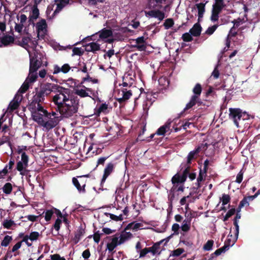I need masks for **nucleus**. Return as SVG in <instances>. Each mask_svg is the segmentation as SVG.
Segmentation results:
<instances>
[{"mask_svg":"<svg viewBox=\"0 0 260 260\" xmlns=\"http://www.w3.org/2000/svg\"><path fill=\"white\" fill-rule=\"evenodd\" d=\"M201 150V146H198L194 150L191 151L188 154L187 157V164H191V161L197 158Z\"/></svg>","mask_w":260,"mask_h":260,"instance_id":"9b49d317","label":"nucleus"},{"mask_svg":"<svg viewBox=\"0 0 260 260\" xmlns=\"http://www.w3.org/2000/svg\"><path fill=\"white\" fill-rule=\"evenodd\" d=\"M229 111V119L233 121L237 127L244 126L245 121L249 119V115L245 112H243L240 108H230Z\"/></svg>","mask_w":260,"mask_h":260,"instance_id":"f03ea898","label":"nucleus"},{"mask_svg":"<svg viewBox=\"0 0 260 260\" xmlns=\"http://www.w3.org/2000/svg\"><path fill=\"white\" fill-rule=\"evenodd\" d=\"M218 26V25L217 24H215L212 26L209 27L205 32L206 34L208 35H212Z\"/></svg>","mask_w":260,"mask_h":260,"instance_id":"864d4df0","label":"nucleus"},{"mask_svg":"<svg viewBox=\"0 0 260 260\" xmlns=\"http://www.w3.org/2000/svg\"><path fill=\"white\" fill-rule=\"evenodd\" d=\"M39 16V10L37 6L32 7V12L30 15L29 21L30 23L31 21L33 22L34 20L37 19Z\"/></svg>","mask_w":260,"mask_h":260,"instance_id":"bb28decb","label":"nucleus"},{"mask_svg":"<svg viewBox=\"0 0 260 260\" xmlns=\"http://www.w3.org/2000/svg\"><path fill=\"white\" fill-rule=\"evenodd\" d=\"M195 6L198 11V21H200L205 11V4L201 3L196 4Z\"/></svg>","mask_w":260,"mask_h":260,"instance_id":"a878e982","label":"nucleus"},{"mask_svg":"<svg viewBox=\"0 0 260 260\" xmlns=\"http://www.w3.org/2000/svg\"><path fill=\"white\" fill-rule=\"evenodd\" d=\"M215 3L212 6L213 10L221 12L222 9L225 7L224 0H215Z\"/></svg>","mask_w":260,"mask_h":260,"instance_id":"393cba45","label":"nucleus"},{"mask_svg":"<svg viewBox=\"0 0 260 260\" xmlns=\"http://www.w3.org/2000/svg\"><path fill=\"white\" fill-rule=\"evenodd\" d=\"M214 241L212 240H208L204 245L203 249L206 251L211 250L212 248Z\"/></svg>","mask_w":260,"mask_h":260,"instance_id":"37998d69","label":"nucleus"},{"mask_svg":"<svg viewBox=\"0 0 260 260\" xmlns=\"http://www.w3.org/2000/svg\"><path fill=\"white\" fill-rule=\"evenodd\" d=\"M25 167H28V156L25 152H23L21 154V160Z\"/></svg>","mask_w":260,"mask_h":260,"instance_id":"603ef678","label":"nucleus"},{"mask_svg":"<svg viewBox=\"0 0 260 260\" xmlns=\"http://www.w3.org/2000/svg\"><path fill=\"white\" fill-rule=\"evenodd\" d=\"M134 47L136 48L139 51H145L146 49V44H135L134 45Z\"/></svg>","mask_w":260,"mask_h":260,"instance_id":"0e129e2a","label":"nucleus"},{"mask_svg":"<svg viewBox=\"0 0 260 260\" xmlns=\"http://www.w3.org/2000/svg\"><path fill=\"white\" fill-rule=\"evenodd\" d=\"M202 91V87L200 83H197L192 89L194 94L191 97L189 102L186 104L184 110H188L196 105V104L199 106L203 104L200 96Z\"/></svg>","mask_w":260,"mask_h":260,"instance_id":"7ed1b4c3","label":"nucleus"},{"mask_svg":"<svg viewBox=\"0 0 260 260\" xmlns=\"http://www.w3.org/2000/svg\"><path fill=\"white\" fill-rule=\"evenodd\" d=\"M71 67L69 64H64L61 68L57 65H54L53 68V74H57L61 72L64 74L67 73L70 70Z\"/></svg>","mask_w":260,"mask_h":260,"instance_id":"dca6fc26","label":"nucleus"},{"mask_svg":"<svg viewBox=\"0 0 260 260\" xmlns=\"http://www.w3.org/2000/svg\"><path fill=\"white\" fill-rule=\"evenodd\" d=\"M108 109V105L104 103L100 105L98 109L96 110L95 114L97 115H100V113H106Z\"/></svg>","mask_w":260,"mask_h":260,"instance_id":"f704fd0d","label":"nucleus"},{"mask_svg":"<svg viewBox=\"0 0 260 260\" xmlns=\"http://www.w3.org/2000/svg\"><path fill=\"white\" fill-rule=\"evenodd\" d=\"M72 182L74 184V185L76 187L78 191L79 192L82 193H85L86 190L85 188V187L86 186L85 183L81 181L82 185L79 183L78 179L75 178L73 177L72 179Z\"/></svg>","mask_w":260,"mask_h":260,"instance_id":"412c9836","label":"nucleus"},{"mask_svg":"<svg viewBox=\"0 0 260 260\" xmlns=\"http://www.w3.org/2000/svg\"><path fill=\"white\" fill-rule=\"evenodd\" d=\"M14 42V38L11 36L6 35L1 38L0 47L7 46Z\"/></svg>","mask_w":260,"mask_h":260,"instance_id":"f3484780","label":"nucleus"},{"mask_svg":"<svg viewBox=\"0 0 260 260\" xmlns=\"http://www.w3.org/2000/svg\"><path fill=\"white\" fill-rule=\"evenodd\" d=\"M191 168V164H187V163L185 165V168L183 170L182 174L185 176L186 177H187L188 175L189 174L190 170Z\"/></svg>","mask_w":260,"mask_h":260,"instance_id":"e2e57ef3","label":"nucleus"},{"mask_svg":"<svg viewBox=\"0 0 260 260\" xmlns=\"http://www.w3.org/2000/svg\"><path fill=\"white\" fill-rule=\"evenodd\" d=\"M237 28V27L233 25L229 31L228 37H230L231 38L236 37L238 34V32L236 30Z\"/></svg>","mask_w":260,"mask_h":260,"instance_id":"4d7b16f0","label":"nucleus"},{"mask_svg":"<svg viewBox=\"0 0 260 260\" xmlns=\"http://www.w3.org/2000/svg\"><path fill=\"white\" fill-rule=\"evenodd\" d=\"M161 9H150L149 11H145L146 16L157 18L159 21H162L165 17L164 12L160 11Z\"/></svg>","mask_w":260,"mask_h":260,"instance_id":"6e6552de","label":"nucleus"},{"mask_svg":"<svg viewBox=\"0 0 260 260\" xmlns=\"http://www.w3.org/2000/svg\"><path fill=\"white\" fill-rule=\"evenodd\" d=\"M43 58V54L36 52L35 56L30 58L29 70L31 72H37L42 64Z\"/></svg>","mask_w":260,"mask_h":260,"instance_id":"20e7f679","label":"nucleus"},{"mask_svg":"<svg viewBox=\"0 0 260 260\" xmlns=\"http://www.w3.org/2000/svg\"><path fill=\"white\" fill-rule=\"evenodd\" d=\"M40 236V234L38 232H32L30 233L29 238V240L31 241H36L38 239Z\"/></svg>","mask_w":260,"mask_h":260,"instance_id":"8fccbe9b","label":"nucleus"},{"mask_svg":"<svg viewBox=\"0 0 260 260\" xmlns=\"http://www.w3.org/2000/svg\"><path fill=\"white\" fill-rule=\"evenodd\" d=\"M220 200L222 201V205H225L231 201V197L229 194L223 193Z\"/></svg>","mask_w":260,"mask_h":260,"instance_id":"c03bdc74","label":"nucleus"},{"mask_svg":"<svg viewBox=\"0 0 260 260\" xmlns=\"http://www.w3.org/2000/svg\"><path fill=\"white\" fill-rule=\"evenodd\" d=\"M167 0H147L146 8L149 9H161L162 4H165Z\"/></svg>","mask_w":260,"mask_h":260,"instance_id":"9d476101","label":"nucleus"},{"mask_svg":"<svg viewBox=\"0 0 260 260\" xmlns=\"http://www.w3.org/2000/svg\"><path fill=\"white\" fill-rule=\"evenodd\" d=\"M169 238L170 237H168L166 239H162L159 242L154 243L151 247H148L150 252H151L153 254V255L156 254L158 252V250L160 249V244H162L164 241H165L164 245H166L167 243L169 241Z\"/></svg>","mask_w":260,"mask_h":260,"instance_id":"f8f14e48","label":"nucleus"},{"mask_svg":"<svg viewBox=\"0 0 260 260\" xmlns=\"http://www.w3.org/2000/svg\"><path fill=\"white\" fill-rule=\"evenodd\" d=\"M42 103H40L39 104H38L35 111H38L39 112L43 113L44 116H45L46 114H48V111L44 109L43 107L41 105Z\"/></svg>","mask_w":260,"mask_h":260,"instance_id":"6e6d98bb","label":"nucleus"},{"mask_svg":"<svg viewBox=\"0 0 260 260\" xmlns=\"http://www.w3.org/2000/svg\"><path fill=\"white\" fill-rule=\"evenodd\" d=\"M85 234V229L82 226H80L75 232V236L73 238L74 243L77 244L81 239V238Z\"/></svg>","mask_w":260,"mask_h":260,"instance_id":"4be33fe9","label":"nucleus"},{"mask_svg":"<svg viewBox=\"0 0 260 260\" xmlns=\"http://www.w3.org/2000/svg\"><path fill=\"white\" fill-rule=\"evenodd\" d=\"M86 88H84V89H79V88H75L74 89L75 93L79 95L81 98H85L87 96H90V95L88 94V93L87 92Z\"/></svg>","mask_w":260,"mask_h":260,"instance_id":"c85d7f7f","label":"nucleus"},{"mask_svg":"<svg viewBox=\"0 0 260 260\" xmlns=\"http://www.w3.org/2000/svg\"><path fill=\"white\" fill-rule=\"evenodd\" d=\"M186 179L187 177H186L183 174L177 173L173 176L171 179V182L172 184H174L177 183L180 184H184V182L186 180Z\"/></svg>","mask_w":260,"mask_h":260,"instance_id":"4468645a","label":"nucleus"},{"mask_svg":"<svg viewBox=\"0 0 260 260\" xmlns=\"http://www.w3.org/2000/svg\"><path fill=\"white\" fill-rule=\"evenodd\" d=\"M31 40L30 38L28 37H23L21 41V46L25 48L28 46V43Z\"/></svg>","mask_w":260,"mask_h":260,"instance_id":"bf43d9fd","label":"nucleus"},{"mask_svg":"<svg viewBox=\"0 0 260 260\" xmlns=\"http://www.w3.org/2000/svg\"><path fill=\"white\" fill-rule=\"evenodd\" d=\"M174 24V20L172 18L167 19L164 23V26L166 29H168L173 26Z\"/></svg>","mask_w":260,"mask_h":260,"instance_id":"79ce46f5","label":"nucleus"},{"mask_svg":"<svg viewBox=\"0 0 260 260\" xmlns=\"http://www.w3.org/2000/svg\"><path fill=\"white\" fill-rule=\"evenodd\" d=\"M184 251V249L181 248H177L175 250H174L172 251V256H180L183 252Z\"/></svg>","mask_w":260,"mask_h":260,"instance_id":"13d9d810","label":"nucleus"},{"mask_svg":"<svg viewBox=\"0 0 260 260\" xmlns=\"http://www.w3.org/2000/svg\"><path fill=\"white\" fill-rule=\"evenodd\" d=\"M45 219L46 221H49L51 220V217L54 214V211L53 209L50 210H47L45 213Z\"/></svg>","mask_w":260,"mask_h":260,"instance_id":"a18cd8bd","label":"nucleus"},{"mask_svg":"<svg viewBox=\"0 0 260 260\" xmlns=\"http://www.w3.org/2000/svg\"><path fill=\"white\" fill-rule=\"evenodd\" d=\"M27 167L24 166V164L22 161H19L17 163L16 169L17 170V171L20 172L21 175H24V174L22 172L23 170H24L25 171H28V170H26L25 169Z\"/></svg>","mask_w":260,"mask_h":260,"instance_id":"4c0bfd02","label":"nucleus"},{"mask_svg":"<svg viewBox=\"0 0 260 260\" xmlns=\"http://www.w3.org/2000/svg\"><path fill=\"white\" fill-rule=\"evenodd\" d=\"M115 165L112 162L108 163L104 170V173L101 181V187H103L107 178L114 171Z\"/></svg>","mask_w":260,"mask_h":260,"instance_id":"423d86ee","label":"nucleus"},{"mask_svg":"<svg viewBox=\"0 0 260 260\" xmlns=\"http://www.w3.org/2000/svg\"><path fill=\"white\" fill-rule=\"evenodd\" d=\"M15 224L14 221L11 219L5 220L3 222V225L4 227L7 229H10L11 227Z\"/></svg>","mask_w":260,"mask_h":260,"instance_id":"49530a36","label":"nucleus"},{"mask_svg":"<svg viewBox=\"0 0 260 260\" xmlns=\"http://www.w3.org/2000/svg\"><path fill=\"white\" fill-rule=\"evenodd\" d=\"M243 172L242 170H241L239 173L237 174V176L236 177V182L238 183H240L242 180L243 177Z\"/></svg>","mask_w":260,"mask_h":260,"instance_id":"69168bd1","label":"nucleus"},{"mask_svg":"<svg viewBox=\"0 0 260 260\" xmlns=\"http://www.w3.org/2000/svg\"><path fill=\"white\" fill-rule=\"evenodd\" d=\"M56 2L59 1V3L57 4L56 8L54 11L52 17L53 18L56 14H57L59 12L68 4H69L70 0H56Z\"/></svg>","mask_w":260,"mask_h":260,"instance_id":"a211bd4d","label":"nucleus"},{"mask_svg":"<svg viewBox=\"0 0 260 260\" xmlns=\"http://www.w3.org/2000/svg\"><path fill=\"white\" fill-rule=\"evenodd\" d=\"M234 225L235 226V230L234 233L235 237L233 240V244H234L236 242L239 233V226L238 222L236 221H234Z\"/></svg>","mask_w":260,"mask_h":260,"instance_id":"c9c22d12","label":"nucleus"},{"mask_svg":"<svg viewBox=\"0 0 260 260\" xmlns=\"http://www.w3.org/2000/svg\"><path fill=\"white\" fill-rule=\"evenodd\" d=\"M31 116L33 120L37 122V123L40 126L42 125V124L44 121L43 117L44 116L43 113L39 112L38 111H34L31 113Z\"/></svg>","mask_w":260,"mask_h":260,"instance_id":"aec40b11","label":"nucleus"},{"mask_svg":"<svg viewBox=\"0 0 260 260\" xmlns=\"http://www.w3.org/2000/svg\"><path fill=\"white\" fill-rule=\"evenodd\" d=\"M22 95L20 94H17L15 95L14 99L9 104V108L10 110L13 111L18 108L19 104L22 100Z\"/></svg>","mask_w":260,"mask_h":260,"instance_id":"ddd939ff","label":"nucleus"},{"mask_svg":"<svg viewBox=\"0 0 260 260\" xmlns=\"http://www.w3.org/2000/svg\"><path fill=\"white\" fill-rule=\"evenodd\" d=\"M248 198L244 197L242 200L240 202L239 204V208H242L245 205H249V203L248 202Z\"/></svg>","mask_w":260,"mask_h":260,"instance_id":"774afa93","label":"nucleus"},{"mask_svg":"<svg viewBox=\"0 0 260 260\" xmlns=\"http://www.w3.org/2000/svg\"><path fill=\"white\" fill-rule=\"evenodd\" d=\"M47 27V23L45 19H41L39 22L37 23L36 28L37 31L40 32V31H43L44 29Z\"/></svg>","mask_w":260,"mask_h":260,"instance_id":"473e14b6","label":"nucleus"},{"mask_svg":"<svg viewBox=\"0 0 260 260\" xmlns=\"http://www.w3.org/2000/svg\"><path fill=\"white\" fill-rule=\"evenodd\" d=\"M36 95H34L32 99V101L28 105V109L32 113V112L35 111L36 110V108L38 106V104H39L40 102L37 101L36 99H35Z\"/></svg>","mask_w":260,"mask_h":260,"instance_id":"2f4dec72","label":"nucleus"},{"mask_svg":"<svg viewBox=\"0 0 260 260\" xmlns=\"http://www.w3.org/2000/svg\"><path fill=\"white\" fill-rule=\"evenodd\" d=\"M185 216L186 217V218L183 220L182 224H187L190 225L191 219L193 217H194V216L192 215L191 213H190V216H189V214H188L187 216L186 213H185Z\"/></svg>","mask_w":260,"mask_h":260,"instance_id":"680f3d73","label":"nucleus"},{"mask_svg":"<svg viewBox=\"0 0 260 260\" xmlns=\"http://www.w3.org/2000/svg\"><path fill=\"white\" fill-rule=\"evenodd\" d=\"M35 98L39 102H44L45 97L52 92L53 95L50 101L53 104L55 111L65 118H69L78 112L79 99L77 96L70 95V89L66 88L57 84L49 82L41 83L35 88Z\"/></svg>","mask_w":260,"mask_h":260,"instance_id":"f257e3e1","label":"nucleus"},{"mask_svg":"<svg viewBox=\"0 0 260 260\" xmlns=\"http://www.w3.org/2000/svg\"><path fill=\"white\" fill-rule=\"evenodd\" d=\"M12 240V238L11 236L9 235L5 236L1 242V246L5 247L8 246Z\"/></svg>","mask_w":260,"mask_h":260,"instance_id":"a19ab883","label":"nucleus"},{"mask_svg":"<svg viewBox=\"0 0 260 260\" xmlns=\"http://www.w3.org/2000/svg\"><path fill=\"white\" fill-rule=\"evenodd\" d=\"M109 156H105V157H100L96 161V166L98 167L99 165L104 166L105 162V161L107 159Z\"/></svg>","mask_w":260,"mask_h":260,"instance_id":"052dcab7","label":"nucleus"},{"mask_svg":"<svg viewBox=\"0 0 260 260\" xmlns=\"http://www.w3.org/2000/svg\"><path fill=\"white\" fill-rule=\"evenodd\" d=\"M173 186L171 187V189L170 190V193H169V200L170 201L171 203L173 202L175 198V190L178 188V186L180 185V184H172Z\"/></svg>","mask_w":260,"mask_h":260,"instance_id":"c756f323","label":"nucleus"},{"mask_svg":"<svg viewBox=\"0 0 260 260\" xmlns=\"http://www.w3.org/2000/svg\"><path fill=\"white\" fill-rule=\"evenodd\" d=\"M48 119L47 121H44L42 126L46 128V130L49 131L55 127L59 123V119L58 116L54 117H45Z\"/></svg>","mask_w":260,"mask_h":260,"instance_id":"0eeeda50","label":"nucleus"},{"mask_svg":"<svg viewBox=\"0 0 260 260\" xmlns=\"http://www.w3.org/2000/svg\"><path fill=\"white\" fill-rule=\"evenodd\" d=\"M3 192L7 194H10L12 190V185L11 183L9 182L6 183L3 187Z\"/></svg>","mask_w":260,"mask_h":260,"instance_id":"e433bc0d","label":"nucleus"},{"mask_svg":"<svg viewBox=\"0 0 260 260\" xmlns=\"http://www.w3.org/2000/svg\"><path fill=\"white\" fill-rule=\"evenodd\" d=\"M202 28L199 22L195 23L189 30V33L194 37H198L201 35Z\"/></svg>","mask_w":260,"mask_h":260,"instance_id":"5701e85b","label":"nucleus"},{"mask_svg":"<svg viewBox=\"0 0 260 260\" xmlns=\"http://www.w3.org/2000/svg\"><path fill=\"white\" fill-rule=\"evenodd\" d=\"M245 20L244 18H241L239 17L237 19H234L232 21V23L234 24L233 25L238 28L240 25V24H243Z\"/></svg>","mask_w":260,"mask_h":260,"instance_id":"de8ad7c7","label":"nucleus"},{"mask_svg":"<svg viewBox=\"0 0 260 260\" xmlns=\"http://www.w3.org/2000/svg\"><path fill=\"white\" fill-rule=\"evenodd\" d=\"M220 13V12L212 9L210 20L213 22L217 21L219 19V15Z\"/></svg>","mask_w":260,"mask_h":260,"instance_id":"58836bf2","label":"nucleus"},{"mask_svg":"<svg viewBox=\"0 0 260 260\" xmlns=\"http://www.w3.org/2000/svg\"><path fill=\"white\" fill-rule=\"evenodd\" d=\"M132 95V91L127 88H121L119 91L116 100L120 103L122 104L127 101Z\"/></svg>","mask_w":260,"mask_h":260,"instance_id":"39448f33","label":"nucleus"},{"mask_svg":"<svg viewBox=\"0 0 260 260\" xmlns=\"http://www.w3.org/2000/svg\"><path fill=\"white\" fill-rule=\"evenodd\" d=\"M132 237L133 235L130 232H123L119 237V243L122 244L128 239L131 238Z\"/></svg>","mask_w":260,"mask_h":260,"instance_id":"cd10ccee","label":"nucleus"},{"mask_svg":"<svg viewBox=\"0 0 260 260\" xmlns=\"http://www.w3.org/2000/svg\"><path fill=\"white\" fill-rule=\"evenodd\" d=\"M61 222V220L59 218H57L55 220L53 227L56 231H58L59 230Z\"/></svg>","mask_w":260,"mask_h":260,"instance_id":"338daca9","label":"nucleus"},{"mask_svg":"<svg viewBox=\"0 0 260 260\" xmlns=\"http://www.w3.org/2000/svg\"><path fill=\"white\" fill-rule=\"evenodd\" d=\"M191 34L188 32L183 34L182 36V39L184 42H191L192 41L193 38Z\"/></svg>","mask_w":260,"mask_h":260,"instance_id":"5fc2aeb1","label":"nucleus"},{"mask_svg":"<svg viewBox=\"0 0 260 260\" xmlns=\"http://www.w3.org/2000/svg\"><path fill=\"white\" fill-rule=\"evenodd\" d=\"M38 78V75L36 72H31L29 70V75L27 78L26 79V81L29 83H34L37 80Z\"/></svg>","mask_w":260,"mask_h":260,"instance_id":"7c9ffc66","label":"nucleus"},{"mask_svg":"<svg viewBox=\"0 0 260 260\" xmlns=\"http://www.w3.org/2000/svg\"><path fill=\"white\" fill-rule=\"evenodd\" d=\"M97 35H99L100 39L104 40V39H108L109 37H112L113 36V31L111 29L104 28L98 32L92 35L91 37L90 40H95V39L92 38L95 37Z\"/></svg>","mask_w":260,"mask_h":260,"instance_id":"1a4fd4ad","label":"nucleus"},{"mask_svg":"<svg viewBox=\"0 0 260 260\" xmlns=\"http://www.w3.org/2000/svg\"><path fill=\"white\" fill-rule=\"evenodd\" d=\"M119 234H116L114 235L113 238L111 239V242L108 243L107 244V248L110 252H112L118 245H120L119 243Z\"/></svg>","mask_w":260,"mask_h":260,"instance_id":"2eb2a0df","label":"nucleus"},{"mask_svg":"<svg viewBox=\"0 0 260 260\" xmlns=\"http://www.w3.org/2000/svg\"><path fill=\"white\" fill-rule=\"evenodd\" d=\"M123 80H125L128 83H131V85L132 86H133L134 82V79L129 74H125L123 77Z\"/></svg>","mask_w":260,"mask_h":260,"instance_id":"3c124183","label":"nucleus"},{"mask_svg":"<svg viewBox=\"0 0 260 260\" xmlns=\"http://www.w3.org/2000/svg\"><path fill=\"white\" fill-rule=\"evenodd\" d=\"M29 84L30 83H28L27 81L25 80V81L19 89L18 92H19L21 93H25L28 89L29 87Z\"/></svg>","mask_w":260,"mask_h":260,"instance_id":"ea45409f","label":"nucleus"},{"mask_svg":"<svg viewBox=\"0 0 260 260\" xmlns=\"http://www.w3.org/2000/svg\"><path fill=\"white\" fill-rule=\"evenodd\" d=\"M105 215L107 216H109L112 220L116 221H122L123 219L122 214H119V215H116L112 213H106Z\"/></svg>","mask_w":260,"mask_h":260,"instance_id":"72a5a7b5","label":"nucleus"},{"mask_svg":"<svg viewBox=\"0 0 260 260\" xmlns=\"http://www.w3.org/2000/svg\"><path fill=\"white\" fill-rule=\"evenodd\" d=\"M83 53H84V51L81 48L74 47L73 49L72 56H74L75 55L81 56L83 54Z\"/></svg>","mask_w":260,"mask_h":260,"instance_id":"09e8293b","label":"nucleus"},{"mask_svg":"<svg viewBox=\"0 0 260 260\" xmlns=\"http://www.w3.org/2000/svg\"><path fill=\"white\" fill-rule=\"evenodd\" d=\"M171 122L172 121H168L164 125L157 129L156 134L158 136H164L165 133L170 130Z\"/></svg>","mask_w":260,"mask_h":260,"instance_id":"6ab92c4d","label":"nucleus"},{"mask_svg":"<svg viewBox=\"0 0 260 260\" xmlns=\"http://www.w3.org/2000/svg\"><path fill=\"white\" fill-rule=\"evenodd\" d=\"M100 49V45L92 42L85 45V50L87 52H95Z\"/></svg>","mask_w":260,"mask_h":260,"instance_id":"b1692460","label":"nucleus"}]
</instances>
